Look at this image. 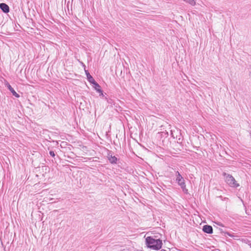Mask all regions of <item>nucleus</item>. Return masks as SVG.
Segmentation results:
<instances>
[{
    "mask_svg": "<svg viewBox=\"0 0 251 251\" xmlns=\"http://www.w3.org/2000/svg\"><path fill=\"white\" fill-rule=\"evenodd\" d=\"M250 76H251V73L250 74Z\"/></svg>",
    "mask_w": 251,
    "mask_h": 251,
    "instance_id": "16",
    "label": "nucleus"
},
{
    "mask_svg": "<svg viewBox=\"0 0 251 251\" xmlns=\"http://www.w3.org/2000/svg\"><path fill=\"white\" fill-rule=\"evenodd\" d=\"M8 88L9 90V91L12 93L13 96H14L16 98L20 97V95L16 93V92L14 90V89L10 85H8Z\"/></svg>",
    "mask_w": 251,
    "mask_h": 251,
    "instance_id": "8",
    "label": "nucleus"
},
{
    "mask_svg": "<svg viewBox=\"0 0 251 251\" xmlns=\"http://www.w3.org/2000/svg\"><path fill=\"white\" fill-rule=\"evenodd\" d=\"M247 243L251 248V241H249Z\"/></svg>",
    "mask_w": 251,
    "mask_h": 251,
    "instance_id": "14",
    "label": "nucleus"
},
{
    "mask_svg": "<svg viewBox=\"0 0 251 251\" xmlns=\"http://www.w3.org/2000/svg\"><path fill=\"white\" fill-rule=\"evenodd\" d=\"M107 158L111 164H117L118 161V158L115 156L113 155L111 152H109L108 153Z\"/></svg>",
    "mask_w": 251,
    "mask_h": 251,
    "instance_id": "4",
    "label": "nucleus"
},
{
    "mask_svg": "<svg viewBox=\"0 0 251 251\" xmlns=\"http://www.w3.org/2000/svg\"><path fill=\"white\" fill-rule=\"evenodd\" d=\"M216 224H217L219 226H222V227H224L225 226L223 225V224L222 223H220V222H216Z\"/></svg>",
    "mask_w": 251,
    "mask_h": 251,
    "instance_id": "12",
    "label": "nucleus"
},
{
    "mask_svg": "<svg viewBox=\"0 0 251 251\" xmlns=\"http://www.w3.org/2000/svg\"><path fill=\"white\" fill-rule=\"evenodd\" d=\"M85 73L86 75L87 80L90 83L93 84L94 82H96V81L90 74L88 70H85Z\"/></svg>",
    "mask_w": 251,
    "mask_h": 251,
    "instance_id": "7",
    "label": "nucleus"
},
{
    "mask_svg": "<svg viewBox=\"0 0 251 251\" xmlns=\"http://www.w3.org/2000/svg\"><path fill=\"white\" fill-rule=\"evenodd\" d=\"M93 84H94V88L97 92H101L102 90L100 89V86L96 81L94 82Z\"/></svg>",
    "mask_w": 251,
    "mask_h": 251,
    "instance_id": "9",
    "label": "nucleus"
},
{
    "mask_svg": "<svg viewBox=\"0 0 251 251\" xmlns=\"http://www.w3.org/2000/svg\"><path fill=\"white\" fill-rule=\"evenodd\" d=\"M183 0L186 2V1H187V0Z\"/></svg>",
    "mask_w": 251,
    "mask_h": 251,
    "instance_id": "17",
    "label": "nucleus"
},
{
    "mask_svg": "<svg viewBox=\"0 0 251 251\" xmlns=\"http://www.w3.org/2000/svg\"><path fill=\"white\" fill-rule=\"evenodd\" d=\"M176 181L178 184V185L181 187L183 192L187 194L188 190L186 188L185 182L184 178L182 176L178 171L176 172Z\"/></svg>",
    "mask_w": 251,
    "mask_h": 251,
    "instance_id": "2",
    "label": "nucleus"
},
{
    "mask_svg": "<svg viewBox=\"0 0 251 251\" xmlns=\"http://www.w3.org/2000/svg\"><path fill=\"white\" fill-rule=\"evenodd\" d=\"M160 251H166L164 249H162L161 250H160Z\"/></svg>",
    "mask_w": 251,
    "mask_h": 251,
    "instance_id": "15",
    "label": "nucleus"
},
{
    "mask_svg": "<svg viewBox=\"0 0 251 251\" xmlns=\"http://www.w3.org/2000/svg\"><path fill=\"white\" fill-rule=\"evenodd\" d=\"M186 2L189 3L191 5H194L196 3L195 1L194 0H187Z\"/></svg>",
    "mask_w": 251,
    "mask_h": 251,
    "instance_id": "10",
    "label": "nucleus"
},
{
    "mask_svg": "<svg viewBox=\"0 0 251 251\" xmlns=\"http://www.w3.org/2000/svg\"><path fill=\"white\" fill-rule=\"evenodd\" d=\"M203 231L206 233L211 234L213 233V228L211 226L205 225L203 226Z\"/></svg>",
    "mask_w": 251,
    "mask_h": 251,
    "instance_id": "5",
    "label": "nucleus"
},
{
    "mask_svg": "<svg viewBox=\"0 0 251 251\" xmlns=\"http://www.w3.org/2000/svg\"><path fill=\"white\" fill-rule=\"evenodd\" d=\"M0 8L5 13L9 12V7L8 5L4 3H0Z\"/></svg>",
    "mask_w": 251,
    "mask_h": 251,
    "instance_id": "6",
    "label": "nucleus"
},
{
    "mask_svg": "<svg viewBox=\"0 0 251 251\" xmlns=\"http://www.w3.org/2000/svg\"><path fill=\"white\" fill-rule=\"evenodd\" d=\"M223 175L225 177L226 182L229 186L232 187H237L239 186V184L236 183L235 179L231 175L226 173H223Z\"/></svg>",
    "mask_w": 251,
    "mask_h": 251,
    "instance_id": "3",
    "label": "nucleus"
},
{
    "mask_svg": "<svg viewBox=\"0 0 251 251\" xmlns=\"http://www.w3.org/2000/svg\"><path fill=\"white\" fill-rule=\"evenodd\" d=\"M146 243L148 247L155 250L160 249L162 245L161 240L155 239L151 236H148L146 238Z\"/></svg>",
    "mask_w": 251,
    "mask_h": 251,
    "instance_id": "1",
    "label": "nucleus"
},
{
    "mask_svg": "<svg viewBox=\"0 0 251 251\" xmlns=\"http://www.w3.org/2000/svg\"><path fill=\"white\" fill-rule=\"evenodd\" d=\"M49 153H50V154L51 156H52V157L55 156V153H54V152L53 151H50V152H49Z\"/></svg>",
    "mask_w": 251,
    "mask_h": 251,
    "instance_id": "11",
    "label": "nucleus"
},
{
    "mask_svg": "<svg viewBox=\"0 0 251 251\" xmlns=\"http://www.w3.org/2000/svg\"><path fill=\"white\" fill-rule=\"evenodd\" d=\"M99 93H100V96L104 97V94H103L102 90H101V92H99Z\"/></svg>",
    "mask_w": 251,
    "mask_h": 251,
    "instance_id": "13",
    "label": "nucleus"
}]
</instances>
